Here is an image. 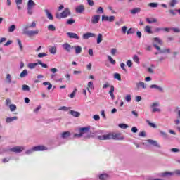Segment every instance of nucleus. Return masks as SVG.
I'll return each instance as SVG.
<instances>
[{
	"mask_svg": "<svg viewBox=\"0 0 180 180\" xmlns=\"http://www.w3.org/2000/svg\"><path fill=\"white\" fill-rule=\"evenodd\" d=\"M119 134L110 133L105 135L98 136V140H123V137H119Z\"/></svg>",
	"mask_w": 180,
	"mask_h": 180,
	"instance_id": "f257e3e1",
	"label": "nucleus"
},
{
	"mask_svg": "<svg viewBox=\"0 0 180 180\" xmlns=\"http://www.w3.org/2000/svg\"><path fill=\"white\" fill-rule=\"evenodd\" d=\"M70 15H71L70 8H65L61 13L56 14V18L63 19L64 18H68V16H70Z\"/></svg>",
	"mask_w": 180,
	"mask_h": 180,
	"instance_id": "f03ea898",
	"label": "nucleus"
},
{
	"mask_svg": "<svg viewBox=\"0 0 180 180\" xmlns=\"http://www.w3.org/2000/svg\"><path fill=\"white\" fill-rule=\"evenodd\" d=\"M24 34H27L29 37H33V36H37L39 34V30L24 31Z\"/></svg>",
	"mask_w": 180,
	"mask_h": 180,
	"instance_id": "7ed1b4c3",
	"label": "nucleus"
},
{
	"mask_svg": "<svg viewBox=\"0 0 180 180\" xmlns=\"http://www.w3.org/2000/svg\"><path fill=\"white\" fill-rule=\"evenodd\" d=\"M90 130L91 127H82L79 129V132L81 133L82 136H84V134H89Z\"/></svg>",
	"mask_w": 180,
	"mask_h": 180,
	"instance_id": "20e7f679",
	"label": "nucleus"
},
{
	"mask_svg": "<svg viewBox=\"0 0 180 180\" xmlns=\"http://www.w3.org/2000/svg\"><path fill=\"white\" fill-rule=\"evenodd\" d=\"M23 150H25V148H23L22 146H15L13 148H11L9 149V151H11L12 153H22V151H23Z\"/></svg>",
	"mask_w": 180,
	"mask_h": 180,
	"instance_id": "39448f33",
	"label": "nucleus"
},
{
	"mask_svg": "<svg viewBox=\"0 0 180 180\" xmlns=\"http://www.w3.org/2000/svg\"><path fill=\"white\" fill-rule=\"evenodd\" d=\"M99 20H101L100 15H94L91 17V22L93 25H96L99 23Z\"/></svg>",
	"mask_w": 180,
	"mask_h": 180,
	"instance_id": "423d86ee",
	"label": "nucleus"
},
{
	"mask_svg": "<svg viewBox=\"0 0 180 180\" xmlns=\"http://www.w3.org/2000/svg\"><path fill=\"white\" fill-rule=\"evenodd\" d=\"M153 46L155 47V49H156V50H158V51H160V53H171V49H169L161 50V48L157 44H153Z\"/></svg>",
	"mask_w": 180,
	"mask_h": 180,
	"instance_id": "0eeeda50",
	"label": "nucleus"
},
{
	"mask_svg": "<svg viewBox=\"0 0 180 180\" xmlns=\"http://www.w3.org/2000/svg\"><path fill=\"white\" fill-rule=\"evenodd\" d=\"M174 174L175 175H178L179 176H180V170L179 169L175 170L173 173L168 172L162 173V176H167V175H174Z\"/></svg>",
	"mask_w": 180,
	"mask_h": 180,
	"instance_id": "6e6552de",
	"label": "nucleus"
},
{
	"mask_svg": "<svg viewBox=\"0 0 180 180\" xmlns=\"http://www.w3.org/2000/svg\"><path fill=\"white\" fill-rule=\"evenodd\" d=\"M47 148L44 146H37L32 148V151H45Z\"/></svg>",
	"mask_w": 180,
	"mask_h": 180,
	"instance_id": "1a4fd4ad",
	"label": "nucleus"
},
{
	"mask_svg": "<svg viewBox=\"0 0 180 180\" xmlns=\"http://www.w3.org/2000/svg\"><path fill=\"white\" fill-rule=\"evenodd\" d=\"M136 91H139L140 88H143V89H146L147 86H146V84L143 82H139L136 83Z\"/></svg>",
	"mask_w": 180,
	"mask_h": 180,
	"instance_id": "9d476101",
	"label": "nucleus"
},
{
	"mask_svg": "<svg viewBox=\"0 0 180 180\" xmlns=\"http://www.w3.org/2000/svg\"><path fill=\"white\" fill-rule=\"evenodd\" d=\"M96 37V35L94 33L86 32L83 34L82 39H84V40H86V39H89L90 37Z\"/></svg>",
	"mask_w": 180,
	"mask_h": 180,
	"instance_id": "9b49d317",
	"label": "nucleus"
},
{
	"mask_svg": "<svg viewBox=\"0 0 180 180\" xmlns=\"http://www.w3.org/2000/svg\"><path fill=\"white\" fill-rule=\"evenodd\" d=\"M67 34L68 37H70V39H76V40H79V37L78 36V34H77V33L68 32Z\"/></svg>",
	"mask_w": 180,
	"mask_h": 180,
	"instance_id": "f8f14e48",
	"label": "nucleus"
},
{
	"mask_svg": "<svg viewBox=\"0 0 180 180\" xmlns=\"http://www.w3.org/2000/svg\"><path fill=\"white\" fill-rule=\"evenodd\" d=\"M75 11L77 13H82L84 11H85V6H84V5H79L76 7Z\"/></svg>",
	"mask_w": 180,
	"mask_h": 180,
	"instance_id": "ddd939ff",
	"label": "nucleus"
},
{
	"mask_svg": "<svg viewBox=\"0 0 180 180\" xmlns=\"http://www.w3.org/2000/svg\"><path fill=\"white\" fill-rule=\"evenodd\" d=\"M63 47L64 50H65V51H68V53L71 51V49H73L72 46L71 47V45H70V44L68 43L63 44Z\"/></svg>",
	"mask_w": 180,
	"mask_h": 180,
	"instance_id": "4468645a",
	"label": "nucleus"
},
{
	"mask_svg": "<svg viewBox=\"0 0 180 180\" xmlns=\"http://www.w3.org/2000/svg\"><path fill=\"white\" fill-rule=\"evenodd\" d=\"M110 91L109 94L111 96V99L115 100V94H113L115 92V86L113 85L110 86Z\"/></svg>",
	"mask_w": 180,
	"mask_h": 180,
	"instance_id": "2eb2a0df",
	"label": "nucleus"
},
{
	"mask_svg": "<svg viewBox=\"0 0 180 180\" xmlns=\"http://www.w3.org/2000/svg\"><path fill=\"white\" fill-rule=\"evenodd\" d=\"M140 12H141V8L139 7L130 10V13H131V15H136V13H140Z\"/></svg>",
	"mask_w": 180,
	"mask_h": 180,
	"instance_id": "dca6fc26",
	"label": "nucleus"
},
{
	"mask_svg": "<svg viewBox=\"0 0 180 180\" xmlns=\"http://www.w3.org/2000/svg\"><path fill=\"white\" fill-rule=\"evenodd\" d=\"M29 27H31L32 29H34V27H36V22L33 21L30 25H25L24 32L27 31V29H29Z\"/></svg>",
	"mask_w": 180,
	"mask_h": 180,
	"instance_id": "f3484780",
	"label": "nucleus"
},
{
	"mask_svg": "<svg viewBox=\"0 0 180 180\" xmlns=\"http://www.w3.org/2000/svg\"><path fill=\"white\" fill-rule=\"evenodd\" d=\"M150 88L153 89H158V91H160V92H164V89H162V87L159 86L157 84H152L150 86Z\"/></svg>",
	"mask_w": 180,
	"mask_h": 180,
	"instance_id": "a211bd4d",
	"label": "nucleus"
},
{
	"mask_svg": "<svg viewBox=\"0 0 180 180\" xmlns=\"http://www.w3.org/2000/svg\"><path fill=\"white\" fill-rule=\"evenodd\" d=\"M147 141L148 143H149V144H152V146H154L155 147H158V148L160 147L158 143L157 142V141H154L153 139H148Z\"/></svg>",
	"mask_w": 180,
	"mask_h": 180,
	"instance_id": "6ab92c4d",
	"label": "nucleus"
},
{
	"mask_svg": "<svg viewBox=\"0 0 180 180\" xmlns=\"http://www.w3.org/2000/svg\"><path fill=\"white\" fill-rule=\"evenodd\" d=\"M70 114L72 115V116H74V117H79L81 116V113L75 110H70Z\"/></svg>",
	"mask_w": 180,
	"mask_h": 180,
	"instance_id": "aec40b11",
	"label": "nucleus"
},
{
	"mask_svg": "<svg viewBox=\"0 0 180 180\" xmlns=\"http://www.w3.org/2000/svg\"><path fill=\"white\" fill-rule=\"evenodd\" d=\"M72 49H75L76 54H79L82 51V48L79 46H72Z\"/></svg>",
	"mask_w": 180,
	"mask_h": 180,
	"instance_id": "412c9836",
	"label": "nucleus"
},
{
	"mask_svg": "<svg viewBox=\"0 0 180 180\" xmlns=\"http://www.w3.org/2000/svg\"><path fill=\"white\" fill-rule=\"evenodd\" d=\"M34 6H36V3H34V1H33V0H29L28 3H27V8H34Z\"/></svg>",
	"mask_w": 180,
	"mask_h": 180,
	"instance_id": "4be33fe9",
	"label": "nucleus"
},
{
	"mask_svg": "<svg viewBox=\"0 0 180 180\" xmlns=\"http://www.w3.org/2000/svg\"><path fill=\"white\" fill-rule=\"evenodd\" d=\"M45 13L46 14L48 19H49V20H53V15L51 14V13H50V11H49L48 9H45Z\"/></svg>",
	"mask_w": 180,
	"mask_h": 180,
	"instance_id": "5701e85b",
	"label": "nucleus"
},
{
	"mask_svg": "<svg viewBox=\"0 0 180 180\" xmlns=\"http://www.w3.org/2000/svg\"><path fill=\"white\" fill-rule=\"evenodd\" d=\"M70 136H71V133L70 131H65L61 134L62 139H67V137H70Z\"/></svg>",
	"mask_w": 180,
	"mask_h": 180,
	"instance_id": "b1692460",
	"label": "nucleus"
},
{
	"mask_svg": "<svg viewBox=\"0 0 180 180\" xmlns=\"http://www.w3.org/2000/svg\"><path fill=\"white\" fill-rule=\"evenodd\" d=\"M109 179V175L107 174H103L99 176L100 180H108Z\"/></svg>",
	"mask_w": 180,
	"mask_h": 180,
	"instance_id": "393cba45",
	"label": "nucleus"
},
{
	"mask_svg": "<svg viewBox=\"0 0 180 180\" xmlns=\"http://www.w3.org/2000/svg\"><path fill=\"white\" fill-rule=\"evenodd\" d=\"M13 120H18V117H7L6 118V123H11Z\"/></svg>",
	"mask_w": 180,
	"mask_h": 180,
	"instance_id": "a878e982",
	"label": "nucleus"
},
{
	"mask_svg": "<svg viewBox=\"0 0 180 180\" xmlns=\"http://www.w3.org/2000/svg\"><path fill=\"white\" fill-rule=\"evenodd\" d=\"M103 35L102 34H98L97 37V44H101L102 43Z\"/></svg>",
	"mask_w": 180,
	"mask_h": 180,
	"instance_id": "bb28decb",
	"label": "nucleus"
},
{
	"mask_svg": "<svg viewBox=\"0 0 180 180\" xmlns=\"http://www.w3.org/2000/svg\"><path fill=\"white\" fill-rule=\"evenodd\" d=\"M51 54H56L57 53V48L56 46H52L49 49Z\"/></svg>",
	"mask_w": 180,
	"mask_h": 180,
	"instance_id": "cd10ccee",
	"label": "nucleus"
},
{
	"mask_svg": "<svg viewBox=\"0 0 180 180\" xmlns=\"http://www.w3.org/2000/svg\"><path fill=\"white\" fill-rule=\"evenodd\" d=\"M89 88H91V89H94V82H89L87 84V91L89 92H91V90H89Z\"/></svg>",
	"mask_w": 180,
	"mask_h": 180,
	"instance_id": "c85d7f7f",
	"label": "nucleus"
},
{
	"mask_svg": "<svg viewBox=\"0 0 180 180\" xmlns=\"http://www.w3.org/2000/svg\"><path fill=\"white\" fill-rule=\"evenodd\" d=\"M145 32H146V33H148L149 34H151L152 32H151V27H150V25H146L144 28Z\"/></svg>",
	"mask_w": 180,
	"mask_h": 180,
	"instance_id": "c756f323",
	"label": "nucleus"
},
{
	"mask_svg": "<svg viewBox=\"0 0 180 180\" xmlns=\"http://www.w3.org/2000/svg\"><path fill=\"white\" fill-rule=\"evenodd\" d=\"M146 22L148 23H156L157 19L156 18H146Z\"/></svg>",
	"mask_w": 180,
	"mask_h": 180,
	"instance_id": "7c9ffc66",
	"label": "nucleus"
},
{
	"mask_svg": "<svg viewBox=\"0 0 180 180\" xmlns=\"http://www.w3.org/2000/svg\"><path fill=\"white\" fill-rule=\"evenodd\" d=\"M38 65H39V63H29L28 67L29 68L33 69V68H36V67H37Z\"/></svg>",
	"mask_w": 180,
	"mask_h": 180,
	"instance_id": "2f4dec72",
	"label": "nucleus"
},
{
	"mask_svg": "<svg viewBox=\"0 0 180 180\" xmlns=\"http://www.w3.org/2000/svg\"><path fill=\"white\" fill-rule=\"evenodd\" d=\"M146 122L150 127H153V129H157V125L153 122H150V120H147Z\"/></svg>",
	"mask_w": 180,
	"mask_h": 180,
	"instance_id": "473e14b6",
	"label": "nucleus"
},
{
	"mask_svg": "<svg viewBox=\"0 0 180 180\" xmlns=\"http://www.w3.org/2000/svg\"><path fill=\"white\" fill-rule=\"evenodd\" d=\"M27 75V70H24L20 75V78H25Z\"/></svg>",
	"mask_w": 180,
	"mask_h": 180,
	"instance_id": "72a5a7b5",
	"label": "nucleus"
},
{
	"mask_svg": "<svg viewBox=\"0 0 180 180\" xmlns=\"http://www.w3.org/2000/svg\"><path fill=\"white\" fill-rule=\"evenodd\" d=\"M133 60L136 64H140V58H139V56L137 55H134L133 56Z\"/></svg>",
	"mask_w": 180,
	"mask_h": 180,
	"instance_id": "f704fd0d",
	"label": "nucleus"
},
{
	"mask_svg": "<svg viewBox=\"0 0 180 180\" xmlns=\"http://www.w3.org/2000/svg\"><path fill=\"white\" fill-rule=\"evenodd\" d=\"M48 30H51V32H56V27L51 24L48 25Z\"/></svg>",
	"mask_w": 180,
	"mask_h": 180,
	"instance_id": "c9c22d12",
	"label": "nucleus"
},
{
	"mask_svg": "<svg viewBox=\"0 0 180 180\" xmlns=\"http://www.w3.org/2000/svg\"><path fill=\"white\" fill-rule=\"evenodd\" d=\"M148 6L150 8H158V3H149Z\"/></svg>",
	"mask_w": 180,
	"mask_h": 180,
	"instance_id": "e433bc0d",
	"label": "nucleus"
},
{
	"mask_svg": "<svg viewBox=\"0 0 180 180\" xmlns=\"http://www.w3.org/2000/svg\"><path fill=\"white\" fill-rule=\"evenodd\" d=\"M15 29H16V25H12L11 27H8V32H10V33H12V32L15 31Z\"/></svg>",
	"mask_w": 180,
	"mask_h": 180,
	"instance_id": "4c0bfd02",
	"label": "nucleus"
},
{
	"mask_svg": "<svg viewBox=\"0 0 180 180\" xmlns=\"http://www.w3.org/2000/svg\"><path fill=\"white\" fill-rule=\"evenodd\" d=\"M108 58L111 64H113V65L116 64V60H113V58H112V56L108 55Z\"/></svg>",
	"mask_w": 180,
	"mask_h": 180,
	"instance_id": "58836bf2",
	"label": "nucleus"
},
{
	"mask_svg": "<svg viewBox=\"0 0 180 180\" xmlns=\"http://www.w3.org/2000/svg\"><path fill=\"white\" fill-rule=\"evenodd\" d=\"M17 41L19 45L20 51H23V45H22V41H20V39H17Z\"/></svg>",
	"mask_w": 180,
	"mask_h": 180,
	"instance_id": "ea45409f",
	"label": "nucleus"
},
{
	"mask_svg": "<svg viewBox=\"0 0 180 180\" xmlns=\"http://www.w3.org/2000/svg\"><path fill=\"white\" fill-rule=\"evenodd\" d=\"M178 4V1L177 0H172L169 3V6L172 7V8H174V6H175V4Z\"/></svg>",
	"mask_w": 180,
	"mask_h": 180,
	"instance_id": "a19ab883",
	"label": "nucleus"
},
{
	"mask_svg": "<svg viewBox=\"0 0 180 180\" xmlns=\"http://www.w3.org/2000/svg\"><path fill=\"white\" fill-rule=\"evenodd\" d=\"M9 108H10L11 112H15V110H16V105L15 104L10 105Z\"/></svg>",
	"mask_w": 180,
	"mask_h": 180,
	"instance_id": "79ce46f5",
	"label": "nucleus"
},
{
	"mask_svg": "<svg viewBox=\"0 0 180 180\" xmlns=\"http://www.w3.org/2000/svg\"><path fill=\"white\" fill-rule=\"evenodd\" d=\"M114 78H115V79H117L118 81H122V77L120 76V74L119 73H115L114 75Z\"/></svg>",
	"mask_w": 180,
	"mask_h": 180,
	"instance_id": "37998d69",
	"label": "nucleus"
},
{
	"mask_svg": "<svg viewBox=\"0 0 180 180\" xmlns=\"http://www.w3.org/2000/svg\"><path fill=\"white\" fill-rule=\"evenodd\" d=\"M6 82H8V84H11V82H12V79L11 78L10 74H7L6 77Z\"/></svg>",
	"mask_w": 180,
	"mask_h": 180,
	"instance_id": "c03bdc74",
	"label": "nucleus"
},
{
	"mask_svg": "<svg viewBox=\"0 0 180 180\" xmlns=\"http://www.w3.org/2000/svg\"><path fill=\"white\" fill-rule=\"evenodd\" d=\"M154 41H155V43H158V44H160V46H162V41H161V39H160V38L155 37Z\"/></svg>",
	"mask_w": 180,
	"mask_h": 180,
	"instance_id": "a18cd8bd",
	"label": "nucleus"
},
{
	"mask_svg": "<svg viewBox=\"0 0 180 180\" xmlns=\"http://www.w3.org/2000/svg\"><path fill=\"white\" fill-rule=\"evenodd\" d=\"M125 101H127V102H131V96L130 94L127 95Z\"/></svg>",
	"mask_w": 180,
	"mask_h": 180,
	"instance_id": "49530a36",
	"label": "nucleus"
},
{
	"mask_svg": "<svg viewBox=\"0 0 180 180\" xmlns=\"http://www.w3.org/2000/svg\"><path fill=\"white\" fill-rule=\"evenodd\" d=\"M22 91H30V87L26 84H24L22 85Z\"/></svg>",
	"mask_w": 180,
	"mask_h": 180,
	"instance_id": "de8ad7c7",
	"label": "nucleus"
},
{
	"mask_svg": "<svg viewBox=\"0 0 180 180\" xmlns=\"http://www.w3.org/2000/svg\"><path fill=\"white\" fill-rule=\"evenodd\" d=\"M38 64H39V65H41L43 67V68H48L49 66H47V64L46 63H43L41 61H38Z\"/></svg>",
	"mask_w": 180,
	"mask_h": 180,
	"instance_id": "09e8293b",
	"label": "nucleus"
},
{
	"mask_svg": "<svg viewBox=\"0 0 180 180\" xmlns=\"http://www.w3.org/2000/svg\"><path fill=\"white\" fill-rule=\"evenodd\" d=\"M119 127H120V129H127V127H129V125L126 124H120Z\"/></svg>",
	"mask_w": 180,
	"mask_h": 180,
	"instance_id": "8fccbe9b",
	"label": "nucleus"
},
{
	"mask_svg": "<svg viewBox=\"0 0 180 180\" xmlns=\"http://www.w3.org/2000/svg\"><path fill=\"white\" fill-rule=\"evenodd\" d=\"M109 17L106 15H102L101 20L103 22H108Z\"/></svg>",
	"mask_w": 180,
	"mask_h": 180,
	"instance_id": "3c124183",
	"label": "nucleus"
},
{
	"mask_svg": "<svg viewBox=\"0 0 180 180\" xmlns=\"http://www.w3.org/2000/svg\"><path fill=\"white\" fill-rule=\"evenodd\" d=\"M134 33V30L133 28H129L127 32V34H133Z\"/></svg>",
	"mask_w": 180,
	"mask_h": 180,
	"instance_id": "603ef678",
	"label": "nucleus"
},
{
	"mask_svg": "<svg viewBox=\"0 0 180 180\" xmlns=\"http://www.w3.org/2000/svg\"><path fill=\"white\" fill-rule=\"evenodd\" d=\"M96 13H103V8L98 7L96 10Z\"/></svg>",
	"mask_w": 180,
	"mask_h": 180,
	"instance_id": "864d4df0",
	"label": "nucleus"
},
{
	"mask_svg": "<svg viewBox=\"0 0 180 180\" xmlns=\"http://www.w3.org/2000/svg\"><path fill=\"white\" fill-rule=\"evenodd\" d=\"M75 23V20H73V19H69L68 21H67V24L68 25H72Z\"/></svg>",
	"mask_w": 180,
	"mask_h": 180,
	"instance_id": "5fc2aeb1",
	"label": "nucleus"
},
{
	"mask_svg": "<svg viewBox=\"0 0 180 180\" xmlns=\"http://www.w3.org/2000/svg\"><path fill=\"white\" fill-rule=\"evenodd\" d=\"M88 5H89V6H94V5H95V3L94 2V0H86Z\"/></svg>",
	"mask_w": 180,
	"mask_h": 180,
	"instance_id": "6e6d98bb",
	"label": "nucleus"
},
{
	"mask_svg": "<svg viewBox=\"0 0 180 180\" xmlns=\"http://www.w3.org/2000/svg\"><path fill=\"white\" fill-rule=\"evenodd\" d=\"M38 57L42 58V57H47V55L46 53H40L38 54Z\"/></svg>",
	"mask_w": 180,
	"mask_h": 180,
	"instance_id": "4d7b16f0",
	"label": "nucleus"
},
{
	"mask_svg": "<svg viewBox=\"0 0 180 180\" xmlns=\"http://www.w3.org/2000/svg\"><path fill=\"white\" fill-rule=\"evenodd\" d=\"M122 33H124V34H126V33L127 32V27L123 26L122 27Z\"/></svg>",
	"mask_w": 180,
	"mask_h": 180,
	"instance_id": "13d9d810",
	"label": "nucleus"
},
{
	"mask_svg": "<svg viewBox=\"0 0 180 180\" xmlns=\"http://www.w3.org/2000/svg\"><path fill=\"white\" fill-rule=\"evenodd\" d=\"M75 92H77V89H75L73 92L70 94V96H69L70 98H71L72 99V98H74L75 96Z\"/></svg>",
	"mask_w": 180,
	"mask_h": 180,
	"instance_id": "bf43d9fd",
	"label": "nucleus"
},
{
	"mask_svg": "<svg viewBox=\"0 0 180 180\" xmlns=\"http://www.w3.org/2000/svg\"><path fill=\"white\" fill-rule=\"evenodd\" d=\"M10 160H11V158H5L2 160V162H4V164H5L6 162H9Z\"/></svg>",
	"mask_w": 180,
	"mask_h": 180,
	"instance_id": "052dcab7",
	"label": "nucleus"
},
{
	"mask_svg": "<svg viewBox=\"0 0 180 180\" xmlns=\"http://www.w3.org/2000/svg\"><path fill=\"white\" fill-rule=\"evenodd\" d=\"M74 137L79 139V138L82 137V134H81V132H79V134H75Z\"/></svg>",
	"mask_w": 180,
	"mask_h": 180,
	"instance_id": "680f3d73",
	"label": "nucleus"
},
{
	"mask_svg": "<svg viewBox=\"0 0 180 180\" xmlns=\"http://www.w3.org/2000/svg\"><path fill=\"white\" fill-rule=\"evenodd\" d=\"M116 53H117V50L116 49H111V54H112V56H115Z\"/></svg>",
	"mask_w": 180,
	"mask_h": 180,
	"instance_id": "e2e57ef3",
	"label": "nucleus"
},
{
	"mask_svg": "<svg viewBox=\"0 0 180 180\" xmlns=\"http://www.w3.org/2000/svg\"><path fill=\"white\" fill-rule=\"evenodd\" d=\"M109 86H110V84L106 82L105 84L103 85V89H106V88H109Z\"/></svg>",
	"mask_w": 180,
	"mask_h": 180,
	"instance_id": "0e129e2a",
	"label": "nucleus"
},
{
	"mask_svg": "<svg viewBox=\"0 0 180 180\" xmlns=\"http://www.w3.org/2000/svg\"><path fill=\"white\" fill-rule=\"evenodd\" d=\"M120 67H121V68H122V70H123V71H126V64H124V63H122L121 64H120Z\"/></svg>",
	"mask_w": 180,
	"mask_h": 180,
	"instance_id": "69168bd1",
	"label": "nucleus"
},
{
	"mask_svg": "<svg viewBox=\"0 0 180 180\" xmlns=\"http://www.w3.org/2000/svg\"><path fill=\"white\" fill-rule=\"evenodd\" d=\"M70 108H67L65 106H63V107H60L59 108V110H65V112H67V110H68Z\"/></svg>",
	"mask_w": 180,
	"mask_h": 180,
	"instance_id": "338daca9",
	"label": "nucleus"
},
{
	"mask_svg": "<svg viewBox=\"0 0 180 180\" xmlns=\"http://www.w3.org/2000/svg\"><path fill=\"white\" fill-rule=\"evenodd\" d=\"M108 22H115V16L108 17Z\"/></svg>",
	"mask_w": 180,
	"mask_h": 180,
	"instance_id": "774afa93",
	"label": "nucleus"
}]
</instances>
